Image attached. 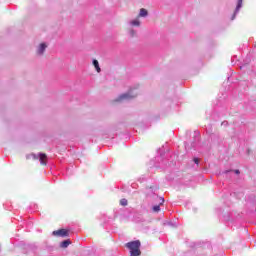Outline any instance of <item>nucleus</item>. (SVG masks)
<instances>
[{"label": "nucleus", "mask_w": 256, "mask_h": 256, "mask_svg": "<svg viewBox=\"0 0 256 256\" xmlns=\"http://www.w3.org/2000/svg\"><path fill=\"white\" fill-rule=\"evenodd\" d=\"M155 191H157V188L155 187H150L147 191V196L148 197H154L156 199H159L160 203L158 205H154L152 207V211L154 213H159V211H161V205H163L165 203V198L163 197H159L158 195L155 194Z\"/></svg>", "instance_id": "f257e3e1"}, {"label": "nucleus", "mask_w": 256, "mask_h": 256, "mask_svg": "<svg viewBox=\"0 0 256 256\" xmlns=\"http://www.w3.org/2000/svg\"><path fill=\"white\" fill-rule=\"evenodd\" d=\"M126 247L130 251V256H140L141 255V241L135 240L126 243Z\"/></svg>", "instance_id": "f03ea898"}, {"label": "nucleus", "mask_w": 256, "mask_h": 256, "mask_svg": "<svg viewBox=\"0 0 256 256\" xmlns=\"http://www.w3.org/2000/svg\"><path fill=\"white\" fill-rule=\"evenodd\" d=\"M137 97V89L131 88L128 92L121 94L116 101H128V99H133Z\"/></svg>", "instance_id": "7ed1b4c3"}, {"label": "nucleus", "mask_w": 256, "mask_h": 256, "mask_svg": "<svg viewBox=\"0 0 256 256\" xmlns=\"http://www.w3.org/2000/svg\"><path fill=\"white\" fill-rule=\"evenodd\" d=\"M39 159L41 165H47V154L45 153H38V154H30L26 156V159Z\"/></svg>", "instance_id": "20e7f679"}, {"label": "nucleus", "mask_w": 256, "mask_h": 256, "mask_svg": "<svg viewBox=\"0 0 256 256\" xmlns=\"http://www.w3.org/2000/svg\"><path fill=\"white\" fill-rule=\"evenodd\" d=\"M54 237H69V230L59 229L52 232Z\"/></svg>", "instance_id": "39448f33"}, {"label": "nucleus", "mask_w": 256, "mask_h": 256, "mask_svg": "<svg viewBox=\"0 0 256 256\" xmlns=\"http://www.w3.org/2000/svg\"><path fill=\"white\" fill-rule=\"evenodd\" d=\"M241 7H243V0H238L234 14L231 17V21H235V17H237V13H239Z\"/></svg>", "instance_id": "423d86ee"}, {"label": "nucleus", "mask_w": 256, "mask_h": 256, "mask_svg": "<svg viewBox=\"0 0 256 256\" xmlns=\"http://www.w3.org/2000/svg\"><path fill=\"white\" fill-rule=\"evenodd\" d=\"M45 49H47V44L41 43L37 50L38 55H43V53H45Z\"/></svg>", "instance_id": "0eeeda50"}, {"label": "nucleus", "mask_w": 256, "mask_h": 256, "mask_svg": "<svg viewBox=\"0 0 256 256\" xmlns=\"http://www.w3.org/2000/svg\"><path fill=\"white\" fill-rule=\"evenodd\" d=\"M69 245H71V240H64L60 243V247L62 249H67L69 247Z\"/></svg>", "instance_id": "6e6552de"}, {"label": "nucleus", "mask_w": 256, "mask_h": 256, "mask_svg": "<svg viewBox=\"0 0 256 256\" xmlns=\"http://www.w3.org/2000/svg\"><path fill=\"white\" fill-rule=\"evenodd\" d=\"M92 63H93V65H94V67H95L97 73H101V67L99 66V61H97V59H94V60L92 61Z\"/></svg>", "instance_id": "1a4fd4ad"}, {"label": "nucleus", "mask_w": 256, "mask_h": 256, "mask_svg": "<svg viewBox=\"0 0 256 256\" xmlns=\"http://www.w3.org/2000/svg\"><path fill=\"white\" fill-rule=\"evenodd\" d=\"M147 15H149V12L147 11V9L141 8V9H140L139 16H140V17H147Z\"/></svg>", "instance_id": "9d476101"}, {"label": "nucleus", "mask_w": 256, "mask_h": 256, "mask_svg": "<svg viewBox=\"0 0 256 256\" xmlns=\"http://www.w3.org/2000/svg\"><path fill=\"white\" fill-rule=\"evenodd\" d=\"M130 25H132L133 27H139V25H141V22L135 19L130 22Z\"/></svg>", "instance_id": "9b49d317"}, {"label": "nucleus", "mask_w": 256, "mask_h": 256, "mask_svg": "<svg viewBox=\"0 0 256 256\" xmlns=\"http://www.w3.org/2000/svg\"><path fill=\"white\" fill-rule=\"evenodd\" d=\"M127 203H128V201H127V199H125V198H122V199L120 200V205H122V207H127Z\"/></svg>", "instance_id": "f8f14e48"}, {"label": "nucleus", "mask_w": 256, "mask_h": 256, "mask_svg": "<svg viewBox=\"0 0 256 256\" xmlns=\"http://www.w3.org/2000/svg\"><path fill=\"white\" fill-rule=\"evenodd\" d=\"M155 161H163V154L155 157Z\"/></svg>", "instance_id": "ddd939ff"}, {"label": "nucleus", "mask_w": 256, "mask_h": 256, "mask_svg": "<svg viewBox=\"0 0 256 256\" xmlns=\"http://www.w3.org/2000/svg\"><path fill=\"white\" fill-rule=\"evenodd\" d=\"M195 147V143H192L191 146H189V144L185 143V149H191Z\"/></svg>", "instance_id": "4468645a"}, {"label": "nucleus", "mask_w": 256, "mask_h": 256, "mask_svg": "<svg viewBox=\"0 0 256 256\" xmlns=\"http://www.w3.org/2000/svg\"><path fill=\"white\" fill-rule=\"evenodd\" d=\"M193 162L195 163V165H199V158H194Z\"/></svg>", "instance_id": "2eb2a0df"}, {"label": "nucleus", "mask_w": 256, "mask_h": 256, "mask_svg": "<svg viewBox=\"0 0 256 256\" xmlns=\"http://www.w3.org/2000/svg\"><path fill=\"white\" fill-rule=\"evenodd\" d=\"M129 33H130V36H131V37H135V30H130Z\"/></svg>", "instance_id": "dca6fc26"}, {"label": "nucleus", "mask_w": 256, "mask_h": 256, "mask_svg": "<svg viewBox=\"0 0 256 256\" xmlns=\"http://www.w3.org/2000/svg\"><path fill=\"white\" fill-rule=\"evenodd\" d=\"M225 221H231V216L224 217Z\"/></svg>", "instance_id": "f3484780"}, {"label": "nucleus", "mask_w": 256, "mask_h": 256, "mask_svg": "<svg viewBox=\"0 0 256 256\" xmlns=\"http://www.w3.org/2000/svg\"><path fill=\"white\" fill-rule=\"evenodd\" d=\"M234 173H236V175H239L241 172L239 170H235Z\"/></svg>", "instance_id": "a211bd4d"}, {"label": "nucleus", "mask_w": 256, "mask_h": 256, "mask_svg": "<svg viewBox=\"0 0 256 256\" xmlns=\"http://www.w3.org/2000/svg\"><path fill=\"white\" fill-rule=\"evenodd\" d=\"M222 125H227V121L222 122Z\"/></svg>", "instance_id": "6ab92c4d"}, {"label": "nucleus", "mask_w": 256, "mask_h": 256, "mask_svg": "<svg viewBox=\"0 0 256 256\" xmlns=\"http://www.w3.org/2000/svg\"><path fill=\"white\" fill-rule=\"evenodd\" d=\"M168 225H173V223L169 222Z\"/></svg>", "instance_id": "aec40b11"}, {"label": "nucleus", "mask_w": 256, "mask_h": 256, "mask_svg": "<svg viewBox=\"0 0 256 256\" xmlns=\"http://www.w3.org/2000/svg\"><path fill=\"white\" fill-rule=\"evenodd\" d=\"M225 173H229V171H226Z\"/></svg>", "instance_id": "412c9836"}, {"label": "nucleus", "mask_w": 256, "mask_h": 256, "mask_svg": "<svg viewBox=\"0 0 256 256\" xmlns=\"http://www.w3.org/2000/svg\"><path fill=\"white\" fill-rule=\"evenodd\" d=\"M156 167H159V165H156Z\"/></svg>", "instance_id": "4be33fe9"}]
</instances>
